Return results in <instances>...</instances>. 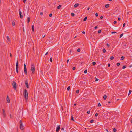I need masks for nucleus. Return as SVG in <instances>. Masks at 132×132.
<instances>
[{
    "label": "nucleus",
    "instance_id": "nucleus-3",
    "mask_svg": "<svg viewBox=\"0 0 132 132\" xmlns=\"http://www.w3.org/2000/svg\"><path fill=\"white\" fill-rule=\"evenodd\" d=\"M20 128L21 130H23L24 129V127L22 125V122L21 120L20 121Z\"/></svg>",
    "mask_w": 132,
    "mask_h": 132
},
{
    "label": "nucleus",
    "instance_id": "nucleus-41",
    "mask_svg": "<svg viewBox=\"0 0 132 132\" xmlns=\"http://www.w3.org/2000/svg\"><path fill=\"white\" fill-rule=\"evenodd\" d=\"M101 30H98V33H100L101 32Z\"/></svg>",
    "mask_w": 132,
    "mask_h": 132
},
{
    "label": "nucleus",
    "instance_id": "nucleus-28",
    "mask_svg": "<svg viewBox=\"0 0 132 132\" xmlns=\"http://www.w3.org/2000/svg\"><path fill=\"white\" fill-rule=\"evenodd\" d=\"M70 88V86H68L67 88V90L68 91H69Z\"/></svg>",
    "mask_w": 132,
    "mask_h": 132
},
{
    "label": "nucleus",
    "instance_id": "nucleus-30",
    "mask_svg": "<svg viewBox=\"0 0 132 132\" xmlns=\"http://www.w3.org/2000/svg\"><path fill=\"white\" fill-rule=\"evenodd\" d=\"M80 48H78L77 49V51L78 52H80Z\"/></svg>",
    "mask_w": 132,
    "mask_h": 132
},
{
    "label": "nucleus",
    "instance_id": "nucleus-24",
    "mask_svg": "<svg viewBox=\"0 0 132 132\" xmlns=\"http://www.w3.org/2000/svg\"><path fill=\"white\" fill-rule=\"evenodd\" d=\"M132 91L131 90H129V92L128 94V95H129L131 93Z\"/></svg>",
    "mask_w": 132,
    "mask_h": 132
},
{
    "label": "nucleus",
    "instance_id": "nucleus-18",
    "mask_svg": "<svg viewBox=\"0 0 132 132\" xmlns=\"http://www.w3.org/2000/svg\"><path fill=\"white\" fill-rule=\"evenodd\" d=\"M12 25L13 26H14L15 25V22L14 21H13L12 22Z\"/></svg>",
    "mask_w": 132,
    "mask_h": 132
},
{
    "label": "nucleus",
    "instance_id": "nucleus-2",
    "mask_svg": "<svg viewBox=\"0 0 132 132\" xmlns=\"http://www.w3.org/2000/svg\"><path fill=\"white\" fill-rule=\"evenodd\" d=\"M31 69L32 72V74H34L35 72V66L33 64H31Z\"/></svg>",
    "mask_w": 132,
    "mask_h": 132
},
{
    "label": "nucleus",
    "instance_id": "nucleus-15",
    "mask_svg": "<svg viewBox=\"0 0 132 132\" xmlns=\"http://www.w3.org/2000/svg\"><path fill=\"white\" fill-rule=\"evenodd\" d=\"M87 16H86L84 18V19H83V21H85L86 20H87Z\"/></svg>",
    "mask_w": 132,
    "mask_h": 132
},
{
    "label": "nucleus",
    "instance_id": "nucleus-19",
    "mask_svg": "<svg viewBox=\"0 0 132 132\" xmlns=\"http://www.w3.org/2000/svg\"><path fill=\"white\" fill-rule=\"evenodd\" d=\"M96 63L95 62H92L93 65L94 66L95 65H96Z\"/></svg>",
    "mask_w": 132,
    "mask_h": 132
},
{
    "label": "nucleus",
    "instance_id": "nucleus-59",
    "mask_svg": "<svg viewBox=\"0 0 132 132\" xmlns=\"http://www.w3.org/2000/svg\"><path fill=\"white\" fill-rule=\"evenodd\" d=\"M103 17L102 16H101L100 17V18L101 19H102L103 18Z\"/></svg>",
    "mask_w": 132,
    "mask_h": 132
},
{
    "label": "nucleus",
    "instance_id": "nucleus-32",
    "mask_svg": "<svg viewBox=\"0 0 132 132\" xmlns=\"http://www.w3.org/2000/svg\"><path fill=\"white\" fill-rule=\"evenodd\" d=\"M123 34V33L121 34L120 35V38H121L122 37V36Z\"/></svg>",
    "mask_w": 132,
    "mask_h": 132
},
{
    "label": "nucleus",
    "instance_id": "nucleus-38",
    "mask_svg": "<svg viewBox=\"0 0 132 132\" xmlns=\"http://www.w3.org/2000/svg\"><path fill=\"white\" fill-rule=\"evenodd\" d=\"M114 58V57L113 56H112L111 57L110 59L111 60H113Z\"/></svg>",
    "mask_w": 132,
    "mask_h": 132
},
{
    "label": "nucleus",
    "instance_id": "nucleus-48",
    "mask_svg": "<svg viewBox=\"0 0 132 132\" xmlns=\"http://www.w3.org/2000/svg\"><path fill=\"white\" fill-rule=\"evenodd\" d=\"M43 13L42 12H41L40 13V15H43Z\"/></svg>",
    "mask_w": 132,
    "mask_h": 132
},
{
    "label": "nucleus",
    "instance_id": "nucleus-61",
    "mask_svg": "<svg viewBox=\"0 0 132 132\" xmlns=\"http://www.w3.org/2000/svg\"><path fill=\"white\" fill-rule=\"evenodd\" d=\"M116 33V32H112L111 33L112 34H113V33Z\"/></svg>",
    "mask_w": 132,
    "mask_h": 132
},
{
    "label": "nucleus",
    "instance_id": "nucleus-47",
    "mask_svg": "<svg viewBox=\"0 0 132 132\" xmlns=\"http://www.w3.org/2000/svg\"><path fill=\"white\" fill-rule=\"evenodd\" d=\"M107 46L108 47H109L110 46V45L109 44L107 43Z\"/></svg>",
    "mask_w": 132,
    "mask_h": 132
},
{
    "label": "nucleus",
    "instance_id": "nucleus-56",
    "mask_svg": "<svg viewBox=\"0 0 132 132\" xmlns=\"http://www.w3.org/2000/svg\"><path fill=\"white\" fill-rule=\"evenodd\" d=\"M69 61V59L67 60V63H68Z\"/></svg>",
    "mask_w": 132,
    "mask_h": 132
},
{
    "label": "nucleus",
    "instance_id": "nucleus-31",
    "mask_svg": "<svg viewBox=\"0 0 132 132\" xmlns=\"http://www.w3.org/2000/svg\"><path fill=\"white\" fill-rule=\"evenodd\" d=\"M116 131H117V130L116 128H114V129H113V131L114 132H116Z\"/></svg>",
    "mask_w": 132,
    "mask_h": 132
},
{
    "label": "nucleus",
    "instance_id": "nucleus-13",
    "mask_svg": "<svg viewBox=\"0 0 132 132\" xmlns=\"http://www.w3.org/2000/svg\"><path fill=\"white\" fill-rule=\"evenodd\" d=\"M30 17H28V19H27V20H28L27 22H28V23H29L30 22Z\"/></svg>",
    "mask_w": 132,
    "mask_h": 132
},
{
    "label": "nucleus",
    "instance_id": "nucleus-27",
    "mask_svg": "<svg viewBox=\"0 0 132 132\" xmlns=\"http://www.w3.org/2000/svg\"><path fill=\"white\" fill-rule=\"evenodd\" d=\"M61 5H59L57 7V9H60L61 7Z\"/></svg>",
    "mask_w": 132,
    "mask_h": 132
},
{
    "label": "nucleus",
    "instance_id": "nucleus-64",
    "mask_svg": "<svg viewBox=\"0 0 132 132\" xmlns=\"http://www.w3.org/2000/svg\"><path fill=\"white\" fill-rule=\"evenodd\" d=\"M26 0H23V2L24 3H25L26 2Z\"/></svg>",
    "mask_w": 132,
    "mask_h": 132
},
{
    "label": "nucleus",
    "instance_id": "nucleus-14",
    "mask_svg": "<svg viewBox=\"0 0 132 132\" xmlns=\"http://www.w3.org/2000/svg\"><path fill=\"white\" fill-rule=\"evenodd\" d=\"M71 120L73 121H74V119L73 117V116L72 115L71 116Z\"/></svg>",
    "mask_w": 132,
    "mask_h": 132
},
{
    "label": "nucleus",
    "instance_id": "nucleus-49",
    "mask_svg": "<svg viewBox=\"0 0 132 132\" xmlns=\"http://www.w3.org/2000/svg\"><path fill=\"white\" fill-rule=\"evenodd\" d=\"M45 35H44V36H43V35H42V38H44V37H45Z\"/></svg>",
    "mask_w": 132,
    "mask_h": 132
},
{
    "label": "nucleus",
    "instance_id": "nucleus-9",
    "mask_svg": "<svg viewBox=\"0 0 132 132\" xmlns=\"http://www.w3.org/2000/svg\"><path fill=\"white\" fill-rule=\"evenodd\" d=\"M128 74L127 72H124L123 76L125 77H128Z\"/></svg>",
    "mask_w": 132,
    "mask_h": 132
},
{
    "label": "nucleus",
    "instance_id": "nucleus-44",
    "mask_svg": "<svg viewBox=\"0 0 132 132\" xmlns=\"http://www.w3.org/2000/svg\"><path fill=\"white\" fill-rule=\"evenodd\" d=\"M98 114L97 113H96L95 114V116H96V117H97L98 116Z\"/></svg>",
    "mask_w": 132,
    "mask_h": 132
},
{
    "label": "nucleus",
    "instance_id": "nucleus-52",
    "mask_svg": "<svg viewBox=\"0 0 132 132\" xmlns=\"http://www.w3.org/2000/svg\"><path fill=\"white\" fill-rule=\"evenodd\" d=\"M126 24H125V23H124L123 24V27H124L125 26V25Z\"/></svg>",
    "mask_w": 132,
    "mask_h": 132
},
{
    "label": "nucleus",
    "instance_id": "nucleus-46",
    "mask_svg": "<svg viewBox=\"0 0 132 132\" xmlns=\"http://www.w3.org/2000/svg\"><path fill=\"white\" fill-rule=\"evenodd\" d=\"M10 118H12L13 117V116L12 115L10 114Z\"/></svg>",
    "mask_w": 132,
    "mask_h": 132
},
{
    "label": "nucleus",
    "instance_id": "nucleus-12",
    "mask_svg": "<svg viewBox=\"0 0 132 132\" xmlns=\"http://www.w3.org/2000/svg\"><path fill=\"white\" fill-rule=\"evenodd\" d=\"M79 4H78V3L74 5V7H75V8L79 6Z\"/></svg>",
    "mask_w": 132,
    "mask_h": 132
},
{
    "label": "nucleus",
    "instance_id": "nucleus-63",
    "mask_svg": "<svg viewBox=\"0 0 132 132\" xmlns=\"http://www.w3.org/2000/svg\"><path fill=\"white\" fill-rule=\"evenodd\" d=\"M127 15H128L129 14V12H127Z\"/></svg>",
    "mask_w": 132,
    "mask_h": 132
},
{
    "label": "nucleus",
    "instance_id": "nucleus-21",
    "mask_svg": "<svg viewBox=\"0 0 132 132\" xmlns=\"http://www.w3.org/2000/svg\"><path fill=\"white\" fill-rule=\"evenodd\" d=\"M102 51L103 53H105L106 51L105 49V48H103V49Z\"/></svg>",
    "mask_w": 132,
    "mask_h": 132
},
{
    "label": "nucleus",
    "instance_id": "nucleus-23",
    "mask_svg": "<svg viewBox=\"0 0 132 132\" xmlns=\"http://www.w3.org/2000/svg\"><path fill=\"white\" fill-rule=\"evenodd\" d=\"M24 70L27 69L26 66L25 64H24Z\"/></svg>",
    "mask_w": 132,
    "mask_h": 132
},
{
    "label": "nucleus",
    "instance_id": "nucleus-50",
    "mask_svg": "<svg viewBox=\"0 0 132 132\" xmlns=\"http://www.w3.org/2000/svg\"><path fill=\"white\" fill-rule=\"evenodd\" d=\"M110 64H109V63L108 64V67H110Z\"/></svg>",
    "mask_w": 132,
    "mask_h": 132
},
{
    "label": "nucleus",
    "instance_id": "nucleus-53",
    "mask_svg": "<svg viewBox=\"0 0 132 132\" xmlns=\"http://www.w3.org/2000/svg\"><path fill=\"white\" fill-rule=\"evenodd\" d=\"M98 28V27L97 26H95V27H94V28L95 29H96L97 28Z\"/></svg>",
    "mask_w": 132,
    "mask_h": 132
},
{
    "label": "nucleus",
    "instance_id": "nucleus-8",
    "mask_svg": "<svg viewBox=\"0 0 132 132\" xmlns=\"http://www.w3.org/2000/svg\"><path fill=\"white\" fill-rule=\"evenodd\" d=\"M60 129V126L59 125L56 128V132H58Z\"/></svg>",
    "mask_w": 132,
    "mask_h": 132
},
{
    "label": "nucleus",
    "instance_id": "nucleus-36",
    "mask_svg": "<svg viewBox=\"0 0 132 132\" xmlns=\"http://www.w3.org/2000/svg\"><path fill=\"white\" fill-rule=\"evenodd\" d=\"M101 106V104L100 103H99L98 105V107H100Z\"/></svg>",
    "mask_w": 132,
    "mask_h": 132
},
{
    "label": "nucleus",
    "instance_id": "nucleus-57",
    "mask_svg": "<svg viewBox=\"0 0 132 132\" xmlns=\"http://www.w3.org/2000/svg\"><path fill=\"white\" fill-rule=\"evenodd\" d=\"M48 52H47V53H46L45 54V55H47L48 54Z\"/></svg>",
    "mask_w": 132,
    "mask_h": 132
},
{
    "label": "nucleus",
    "instance_id": "nucleus-5",
    "mask_svg": "<svg viewBox=\"0 0 132 132\" xmlns=\"http://www.w3.org/2000/svg\"><path fill=\"white\" fill-rule=\"evenodd\" d=\"M19 14L20 15V18L22 19L23 17V15H22V12H21L20 9H19Z\"/></svg>",
    "mask_w": 132,
    "mask_h": 132
},
{
    "label": "nucleus",
    "instance_id": "nucleus-33",
    "mask_svg": "<svg viewBox=\"0 0 132 132\" xmlns=\"http://www.w3.org/2000/svg\"><path fill=\"white\" fill-rule=\"evenodd\" d=\"M71 15L72 16H74L75 15V14L73 13H71Z\"/></svg>",
    "mask_w": 132,
    "mask_h": 132
},
{
    "label": "nucleus",
    "instance_id": "nucleus-55",
    "mask_svg": "<svg viewBox=\"0 0 132 132\" xmlns=\"http://www.w3.org/2000/svg\"><path fill=\"white\" fill-rule=\"evenodd\" d=\"M98 80V78H96V79L95 81H97Z\"/></svg>",
    "mask_w": 132,
    "mask_h": 132
},
{
    "label": "nucleus",
    "instance_id": "nucleus-39",
    "mask_svg": "<svg viewBox=\"0 0 132 132\" xmlns=\"http://www.w3.org/2000/svg\"><path fill=\"white\" fill-rule=\"evenodd\" d=\"M50 61L51 62H52V57H51L50 58Z\"/></svg>",
    "mask_w": 132,
    "mask_h": 132
},
{
    "label": "nucleus",
    "instance_id": "nucleus-25",
    "mask_svg": "<svg viewBox=\"0 0 132 132\" xmlns=\"http://www.w3.org/2000/svg\"><path fill=\"white\" fill-rule=\"evenodd\" d=\"M6 38L9 41H10V38L8 36H7Z\"/></svg>",
    "mask_w": 132,
    "mask_h": 132
},
{
    "label": "nucleus",
    "instance_id": "nucleus-17",
    "mask_svg": "<svg viewBox=\"0 0 132 132\" xmlns=\"http://www.w3.org/2000/svg\"><path fill=\"white\" fill-rule=\"evenodd\" d=\"M34 25H32V31L33 32L34 31Z\"/></svg>",
    "mask_w": 132,
    "mask_h": 132
},
{
    "label": "nucleus",
    "instance_id": "nucleus-62",
    "mask_svg": "<svg viewBox=\"0 0 132 132\" xmlns=\"http://www.w3.org/2000/svg\"><path fill=\"white\" fill-rule=\"evenodd\" d=\"M130 121H131V123H132V118H131V119Z\"/></svg>",
    "mask_w": 132,
    "mask_h": 132
},
{
    "label": "nucleus",
    "instance_id": "nucleus-26",
    "mask_svg": "<svg viewBox=\"0 0 132 132\" xmlns=\"http://www.w3.org/2000/svg\"><path fill=\"white\" fill-rule=\"evenodd\" d=\"M125 58V57L123 56H122L121 57V59L122 60H123Z\"/></svg>",
    "mask_w": 132,
    "mask_h": 132
},
{
    "label": "nucleus",
    "instance_id": "nucleus-22",
    "mask_svg": "<svg viewBox=\"0 0 132 132\" xmlns=\"http://www.w3.org/2000/svg\"><path fill=\"white\" fill-rule=\"evenodd\" d=\"M24 72L25 74L26 75L27 74V69L24 70Z\"/></svg>",
    "mask_w": 132,
    "mask_h": 132
},
{
    "label": "nucleus",
    "instance_id": "nucleus-20",
    "mask_svg": "<svg viewBox=\"0 0 132 132\" xmlns=\"http://www.w3.org/2000/svg\"><path fill=\"white\" fill-rule=\"evenodd\" d=\"M109 6V5L108 4H107L105 5V7L106 8H108Z\"/></svg>",
    "mask_w": 132,
    "mask_h": 132
},
{
    "label": "nucleus",
    "instance_id": "nucleus-40",
    "mask_svg": "<svg viewBox=\"0 0 132 132\" xmlns=\"http://www.w3.org/2000/svg\"><path fill=\"white\" fill-rule=\"evenodd\" d=\"M87 113L88 114H90V111H87Z\"/></svg>",
    "mask_w": 132,
    "mask_h": 132
},
{
    "label": "nucleus",
    "instance_id": "nucleus-6",
    "mask_svg": "<svg viewBox=\"0 0 132 132\" xmlns=\"http://www.w3.org/2000/svg\"><path fill=\"white\" fill-rule=\"evenodd\" d=\"M16 72L17 73H18V62L17 61L16 63Z\"/></svg>",
    "mask_w": 132,
    "mask_h": 132
},
{
    "label": "nucleus",
    "instance_id": "nucleus-4",
    "mask_svg": "<svg viewBox=\"0 0 132 132\" xmlns=\"http://www.w3.org/2000/svg\"><path fill=\"white\" fill-rule=\"evenodd\" d=\"M12 85L13 88L15 89H16V82L15 81H13L12 83Z\"/></svg>",
    "mask_w": 132,
    "mask_h": 132
},
{
    "label": "nucleus",
    "instance_id": "nucleus-29",
    "mask_svg": "<svg viewBox=\"0 0 132 132\" xmlns=\"http://www.w3.org/2000/svg\"><path fill=\"white\" fill-rule=\"evenodd\" d=\"M87 70L86 69L84 71V73L85 74V73H87Z\"/></svg>",
    "mask_w": 132,
    "mask_h": 132
},
{
    "label": "nucleus",
    "instance_id": "nucleus-60",
    "mask_svg": "<svg viewBox=\"0 0 132 132\" xmlns=\"http://www.w3.org/2000/svg\"><path fill=\"white\" fill-rule=\"evenodd\" d=\"M120 18H118V20L119 21H120Z\"/></svg>",
    "mask_w": 132,
    "mask_h": 132
},
{
    "label": "nucleus",
    "instance_id": "nucleus-51",
    "mask_svg": "<svg viewBox=\"0 0 132 132\" xmlns=\"http://www.w3.org/2000/svg\"><path fill=\"white\" fill-rule=\"evenodd\" d=\"M117 23V22L116 21H114V24H116V23Z\"/></svg>",
    "mask_w": 132,
    "mask_h": 132
},
{
    "label": "nucleus",
    "instance_id": "nucleus-34",
    "mask_svg": "<svg viewBox=\"0 0 132 132\" xmlns=\"http://www.w3.org/2000/svg\"><path fill=\"white\" fill-rule=\"evenodd\" d=\"M94 122V120H92L90 121V123H93Z\"/></svg>",
    "mask_w": 132,
    "mask_h": 132
},
{
    "label": "nucleus",
    "instance_id": "nucleus-54",
    "mask_svg": "<svg viewBox=\"0 0 132 132\" xmlns=\"http://www.w3.org/2000/svg\"><path fill=\"white\" fill-rule=\"evenodd\" d=\"M52 14L51 13L50 14V15H49V16L50 17H51L52 16Z\"/></svg>",
    "mask_w": 132,
    "mask_h": 132
},
{
    "label": "nucleus",
    "instance_id": "nucleus-1",
    "mask_svg": "<svg viewBox=\"0 0 132 132\" xmlns=\"http://www.w3.org/2000/svg\"><path fill=\"white\" fill-rule=\"evenodd\" d=\"M23 95L26 100H27L28 98V94L27 90L25 89L23 92Z\"/></svg>",
    "mask_w": 132,
    "mask_h": 132
},
{
    "label": "nucleus",
    "instance_id": "nucleus-16",
    "mask_svg": "<svg viewBox=\"0 0 132 132\" xmlns=\"http://www.w3.org/2000/svg\"><path fill=\"white\" fill-rule=\"evenodd\" d=\"M107 98V96L106 95H104L103 97V98L104 100H105Z\"/></svg>",
    "mask_w": 132,
    "mask_h": 132
},
{
    "label": "nucleus",
    "instance_id": "nucleus-7",
    "mask_svg": "<svg viewBox=\"0 0 132 132\" xmlns=\"http://www.w3.org/2000/svg\"><path fill=\"white\" fill-rule=\"evenodd\" d=\"M25 84L27 88H28L29 87V86L28 85V81L27 80H25Z\"/></svg>",
    "mask_w": 132,
    "mask_h": 132
},
{
    "label": "nucleus",
    "instance_id": "nucleus-10",
    "mask_svg": "<svg viewBox=\"0 0 132 132\" xmlns=\"http://www.w3.org/2000/svg\"><path fill=\"white\" fill-rule=\"evenodd\" d=\"M7 101L8 103H9L10 102V100L8 96L7 95V98H6Z\"/></svg>",
    "mask_w": 132,
    "mask_h": 132
},
{
    "label": "nucleus",
    "instance_id": "nucleus-45",
    "mask_svg": "<svg viewBox=\"0 0 132 132\" xmlns=\"http://www.w3.org/2000/svg\"><path fill=\"white\" fill-rule=\"evenodd\" d=\"M98 14L97 13H96L95 14V16H98Z\"/></svg>",
    "mask_w": 132,
    "mask_h": 132
},
{
    "label": "nucleus",
    "instance_id": "nucleus-37",
    "mask_svg": "<svg viewBox=\"0 0 132 132\" xmlns=\"http://www.w3.org/2000/svg\"><path fill=\"white\" fill-rule=\"evenodd\" d=\"M126 66L125 65H124L122 67V69H124L126 68Z\"/></svg>",
    "mask_w": 132,
    "mask_h": 132
},
{
    "label": "nucleus",
    "instance_id": "nucleus-42",
    "mask_svg": "<svg viewBox=\"0 0 132 132\" xmlns=\"http://www.w3.org/2000/svg\"><path fill=\"white\" fill-rule=\"evenodd\" d=\"M117 65L118 66H119L120 65V63H117Z\"/></svg>",
    "mask_w": 132,
    "mask_h": 132
},
{
    "label": "nucleus",
    "instance_id": "nucleus-43",
    "mask_svg": "<svg viewBox=\"0 0 132 132\" xmlns=\"http://www.w3.org/2000/svg\"><path fill=\"white\" fill-rule=\"evenodd\" d=\"M75 69H76V67H73L72 68V69L73 70H75Z\"/></svg>",
    "mask_w": 132,
    "mask_h": 132
},
{
    "label": "nucleus",
    "instance_id": "nucleus-58",
    "mask_svg": "<svg viewBox=\"0 0 132 132\" xmlns=\"http://www.w3.org/2000/svg\"><path fill=\"white\" fill-rule=\"evenodd\" d=\"M23 32H25V31H24V27H23Z\"/></svg>",
    "mask_w": 132,
    "mask_h": 132
},
{
    "label": "nucleus",
    "instance_id": "nucleus-35",
    "mask_svg": "<svg viewBox=\"0 0 132 132\" xmlns=\"http://www.w3.org/2000/svg\"><path fill=\"white\" fill-rule=\"evenodd\" d=\"M79 90H77L76 91V93H79Z\"/></svg>",
    "mask_w": 132,
    "mask_h": 132
},
{
    "label": "nucleus",
    "instance_id": "nucleus-11",
    "mask_svg": "<svg viewBox=\"0 0 132 132\" xmlns=\"http://www.w3.org/2000/svg\"><path fill=\"white\" fill-rule=\"evenodd\" d=\"M3 114L4 116V117H5V113L4 110V109H2Z\"/></svg>",
    "mask_w": 132,
    "mask_h": 132
}]
</instances>
